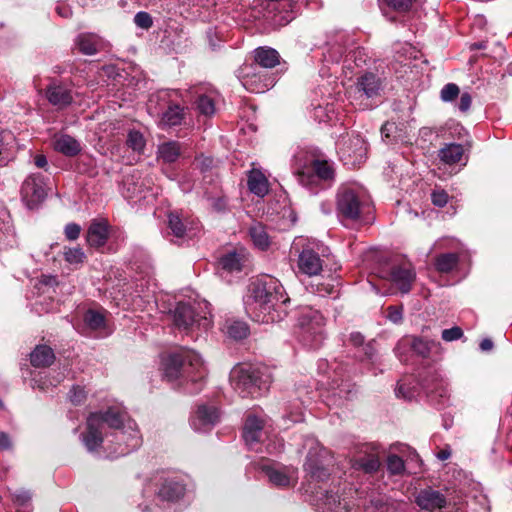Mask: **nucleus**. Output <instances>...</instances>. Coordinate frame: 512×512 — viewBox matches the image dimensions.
<instances>
[{
	"mask_svg": "<svg viewBox=\"0 0 512 512\" xmlns=\"http://www.w3.org/2000/svg\"><path fill=\"white\" fill-rule=\"evenodd\" d=\"M106 426L115 429L118 442L117 456L126 455L141 445L136 423L120 407H110L105 412L91 413L87 418L86 431L82 441L89 451L99 448L103 442Z\"/></svg>",
	"mask_w": 512,
	"mask_h": 512,
	"instance_id": "nucleus-1",
	"label": "nucleus"
},
{
	"mask_svg": "<svg viewBox=\"0 0 512 512\" xmlns=\"http://www.w3.org/2000/svg\"><path fill=\"white\" fill-rule=\"evenodd\" d=\"M289 298L278 279L263 275L252 281L246 297V310L256 322L274 323L286 316Z\"/></svg>",
	"mask_w": 512,
	"mask_h": 512,
	"instance_id": "nucleus-2",
	"label": "nucleus"
},
{
	"mask_svg": "<svg viewBox=\"0 0 512 512\" xmlns=\"http://www.w3.org/2000/svg\"><path fill=\"white\" fill-rule=\"evenodd\" d=\"M164 377L180 387H184L187 393H198L203 387L206 377L204 363L195 351L181 349L169 354L163 359Z\"/></svg>",
	"mask_w": 512,
	"mask_h": 512,
	"instance_id": "nucleus-3",
	"label": "nucleus"
},
{
	"mask_svg": "<svg viewBox=\"0 0 512 512\" xmlns=\"http://www.w3.org/2000/svg\"><path fill=\"white\" fill-rule=\"evenodd\" d=\"M230 381L241 397H257L268 390L272 377L265 366H238L231 371Z\"/></svg>",
	"mask_w": 512,
	"mask_h": 512,
	"instance_id": "nucleus-4",
	"label": "nucleus"
},
{
	"mask_svg": "<svg viewBox=\"0 0 512 512\" xmlns=\"http://www.w3.org/2000/svg\"><path fill=\"white\" fill-rule=\"evenodd\" d=\"M309 452L303 465L304 471L313 481L323 482L330 476L333 455L313 437L306 439Z\"/></svg>",
	"mask_w": 512,
	"mask_h": 512,
	"instance_id": "nucleus-5",
	"label": "nucleus"
},
{
	"mask_svg": "<svg viewBox=\"0 0 512 512\" xmlns=\"http://www.w3.org/2000/svg\"><path fill=\"white\" fill-rule=\"evenodd\" d=\"M206 303H198L190 305L179 303L174 311V323L179 329L189 330L194 327L208 329L211 324L209 312L203 311L207 309Z\"/></svg>",
	"mask_w": 512,
	"mask_h": 512,
	"instance_id": "nucleus-6",
	"label": "nucleus"
},
{
	"mask_svg": "<svg viewBox=\"0 0 512 512\" xmlns=\"http://www.w3.org/2000/svg\"><path fill=\"white\" fill-rule=\"evenodd\" d=\"M302 339L311 348H318L324 338L325 319L323 315L312 308L302 311L299 318Z\"/></svg>",
	"mask_w": 512,
	"mask_h": 512,
	"instance_id": "nucleus-7",
	"label": "nucleus"
},
{
	"mask_svg": "<svg viewBox=\"0 0 512 512\" xmlns=\"http://www.w3.org/2000/svg\"><path fill=\"white\" fill-rule=\"evenodd\" d=\"M366 202L355 188L342 186L337 194V213L341 219L356 221L365 209Z\"/></svg>",
	"mask_w": 512,
	"mask_h": 512,
	"instance_id": "nucleus-8",
	"label": "nucleus"
},
{
	"mask_svg": "<svg viewBox=\"0 0 512 512\" xmlns=\"http://www.w3.org/2000/svg\"><path fill=\"white\" fill-rule=\"evenodd\" d=\"M338 153L345 165L355 167L366 159V142L360 135L343 137L338 143Z\"/></svg>",
	"mask_w": 512,
	"mask_h": 512,
	"instance_id": "nucleus-9",
	"label": "nucleus"
},
{
	"mask_svg": "<svg viewBox=\"0 0 512 512\" xmlns=\"http://www.w3.org/2000/svg\"><path fill=\"white\" fill-rule=\"evenodd\" d=\"M298 181L306 187H312L318 181H330L334 178V169L325 160H314L296 172Z\"/></svg>",
	"mask_w": 512,
	"mask_h": 512,
	"instance_id": "nucleus-10",
	"label": "nucleus"
},
{
	"mask_svg": "<svg viewBox=\"0 0 512 512\" xmlns=\"http://www.w3.org/2000/svg\"><path fill=\"white\" fill-rule=\"evenodd\" d=\"M407 348H411L419 356L431 358L433 361H436L443 354L440 345L434 341H427L415 337H404L395 348L396 354L402 361H404L402 351Z\"/></svg>",
	"mask_w": 512,
	"mask_h": 512,
	"instance_id": "nucleus-11",
	"label": "nucleus"
},
{
	"mask_svg": "<svg viewBox=\"0 0 512 512\" xmlns=\"http://www.w3.org/2000/svg\"><path fill=\"white\" fill-rule=\"evenodd\" d=\"M260 469L274 486L286 488L294 486L297 483L298 470L293 466L263 462L260 464Z\"/></svg>",
	"mask_w": 512,
	"mask_h": 512,
	"instance_id": "nucleus-12",
	"label": "nucleus"
},
{
	"mask_svg": "<svg viewBox=\"0 0 512 512\" xmlns=\"http://www.w3.org/2000/svg\"><path fill=\"white\" fill-rule=\"evenodd\" d=\"M22 199L29 208L36 207L46 196L44 180L40 174H31L23 182Z\"/></svg>",
	"mask_w": 512,
	"mask_h": 512,
	"instance_id": "nucleus-13",
	"label": "nucleus"
},
{
	"mask_svg": "<svg viewBox=\"0 0 512 512\" xmlns=\"http://www.w3.org/2000/svg\"><path fill=\"white\" fill-rule=\"evenodd\" d=\"M424 386L427 390L429 400L436 404L445 406L447 401L445 381L440 377L438 371L434 368H429L424 378Z\"/></svg>",
	"mask_w": 512,
	"mask_h": 512,
	"instance_id": "nucleus-14",
	"label": "nucleus"
},
{
	"mask_svg": "<svg viewBox=\"0 0 512 512\" xmlns=\"http://www.w3.org/2000/svg\"><path fill=\"white\" fill-rule=\"evenodd\" d=\"M415 278L414 268L408 262L394 265L387 277L401 293H408L411 290Z\"/></svg>",
	"mask_w": 512,
	"mask_h": 512,
	"instance_id": "nucleus-15",
	"label": "nucleus"
},
{
	"mask_svg": "<svg viewBox=\"0 0 512 512\" xmlns=\"http://www.w3.org/2000/svg\"><path fill=\"white\" fill-rule=\"evenodd\" d=\"M351 465L356 470L373 473L378 470L380 462L374 449L368 444H363L352 456Z\"/></svg>",
	"mask_w": 512,
	"mask_h": 512,
	"instance_id": "nucleus-16",
	"label": "nucleus"
},
{
	"mask_svg": "<svg viewBox=\"0 0 512 512\" xmlns=\"http://www.w3.org/2000/svg\"><path fill=\"white\" fill-rule=\"evenodd\" d=\"M176 94V91L162 90L154 96L157 98V100L166 102L168 104L167 109L161 117V124L164 126L170 127L180 125L184 118L183 108H181L178 104L171 103L172 96Z\"/></svg>",
	"mask_w": 512,
	"mask_h": 512,
	"instance_id": "nucleus-17",
	"label": "nucleus"
},
{
	"mask_svg": "<svg viewBox=\"0 0 512 512\" xmlns=\"http://www.w3.org/2000/svg\"><path fill=\"white\" fill-rule=\"evenodd\" d=\"M220 418V413L214 405H200L193 417L191 425L196 431L210 430Z\"/></svg>",
	"mask_w": 512,
	"mask_h": 512,
	"instance_id": "nucleus-18",
	"label": "nucleus"
},
{
	"mask_svg": "<svg viewBox=\"0 0 512 512\" xmlns=\"http://www.w3.org/2000/svg\"><path fill=\"white\" fill-rule=\"evenodd\" d=\"M297 267L304 275L317 276L323 269V260L313 249L304 248L298 256Z\"/></svg>",
	"mask_w": 512,
	"mask_h": 512,
	"instance_id": "nucleus-19",
	"label": "nucleus"
},
{
	"mask_svg": "<svg viewBox=\"0 0 512 512\" xmlns=\"http://www.w3.org/2000/svg\"><path fill=\"white\" fill-rule=\"evenodd\" d=\"M148 188L145 181L141 178L138 171H134L131 175H127L123 180V194L134 202L146 199Z\"/></svg>",
	"mask_w": 512,
	"mask_h": 512,
	"instance_id": "nucleus-20",
	"label": "nucleus"
},
{
	"mask_svg": "<svg viewBox=\"0 0 512 512\" xmlns=\"http://www.w3.org/2000/svg\"><path fill=\"white\" fill-rule=\"evenodd\" d=\"M464 140V144L450 143V176L458 173L468 163L472 148L467 137Z\"/></svg>",
	"mask_w": 512,
	"mask_h": 512,
	"instance_id": "nucleus-21",
	"label": "nucleus"
},
{
	"mask_svg": "<svg viewBox=\"0 0 512 512\" xmlns=\"http://www.w3.org/2000/svg\"><path fill=\"white\" fill-rule=\"evenodd\" d=\"M185 492L184 485L176 478L164 479L157 491V499L164 502H174L180 499Z\"/></svg>",
	"mask_w": 512,
	"mask_h": 512,
	"instance_id": "nucleus-22",
	"label": "nucleus"
},
{
	"mask_svg": "<svg viewBox=\"0 0 512 512\" xmlns=\"http://www.w3.org/2000/svg\"><path fill=\"white\" fill-rule=\"evenodd\" d=\"M416 503L421 509L429 512H440V510L445 506L446 500L438 491L427 489L418 494Z\"/></svg>",
	"mask_w": 512,
	"mask_h": 512,
	"instance_id": "nucleus-23",
	"label": "nucleus"
},
{
	"mask_svg": "<svg viewBox=\"0 0 512 512\" xmlns=\"http://www.w3.org/2000/svg\"><path fill=\"white\" fill-rule=\"evenodd\" d=\"M108 239V224L106 221H93L87 231L86 241L89 246L100 248Z\"/></svg>",
	"mask_w": 512,
	"mask_h": 512,
	"instance_id": "nucleus-24",
	"label": "nucleus"
},
{
	"mask_svg": "<svg viewBox=\"0 0 512 512\" xmlns=\"http://www.w3.org/2000/svg\"><path fill=\"white\" fill-rule=\"evenodd\" d=\"M46 97L54 106L64 107L72 102L71 91L62 84L53 82L46 89Z\"/></svg>",
	"mask_w": 512,
	"mask_h": 512,
	"instance_id": "nucleus-25",
	"label": "nucleus"
},
{
	"mask_svg": "<svg viewBox=\"0 0 512 512\" xmlns=\"http://www.w3.org/2000/svg\"><path fill=\"white\" fill-rule=\"evenodd\" d=\"M263 420L255 415H248L243 428V438L247 445L252 446L261 439Z\"/></svg>",
	"mask_w": 512,
	"mask_h": 512,
	"instance_id": "nucleus-26",
	"label": "nucleus"
},
{
	"mask_svg": "<svg viewBox=\"0 0 512 512\" xmlns=\"http://www.w3.org/2000/svg\"><path fill=\"white\" fill-rule=\"evenodd\" d=\"M16 139L12 132H0V167L6 166L14 157Z\"/></svg>",
	"mask_w": 512,
	"mask_h": 512,
	"instance_id": "nucleus-27",
	"label": "nucleus"
},
{
	"mask_svg": "<svg viewBox=\"0 0 512 512\" xmlns=\"http://www.w3.org/2000/svg\"><path fill=\"white\" fill-rule=\"evenodd\" d=\"M380 87V79L373 73H366L358 79L356 89L367 98H372L379 94Z\"/></svg>",
	"mask_w": 512,
	"mask_h": 512,
	"instance_id": "nucleus-28",
	"label": "nucleus"
},
{
	"mask_svg": "<svg viewBox=\"0 0 512 512\" xmlns=\"http://www.w3.org/2000/svg\"><path fill=\"white\" fill-rule=\"evenodd\" d=\"M247 184L250 192L259 197H264L269 191L268 180L259 170L253 169L250 171Z\"/></svg>",
	"mask_w": 512,
	"mask_h": 512,
	"instance_id": "nucleus-29",
	"label": "nucleus"
},
{
	"mask_svg": "<svg viewBox=\"0 0 512 512\" xmlns=\"http://www.w3.org/2000/svg\"><path fill=\"white\" fill-rule=\"evenodd\" d=\"M168 226L172 234L178 238L195 235V228L192 225L188 226L187 220L182 219L177 213H170L168 215Z\"/></svg>",
	"mask_w": 512,
	"mask_h": 512,
	"instance_id": "nucleus-30",
	"label": "nucleus"
},
{
	"mask_svg": "<svg viewBox=\"0 0 512 512\" xmlns=\"http://www.w3.org/2000/svg\"><path fill=\"white\" fill-rule=\"evenodd\" d=\"M182 148L179 142L167 141L158 146L157 159L163 163H173L181 155Z\"/></svg>",
	"mask_w": 512,
	"mask_h": 512,
	"instance_id": "nucleus-31",
	"label": "nucleus"
},
{
	"mask_svg": "<svg viewBox=\"0 0 512 512\" xmlns=\"http://www.w3.org/2000/svg\"><path fill=\"white\" fill-rule=\"evenodd\" d=\"M450 103L463 114H466L472 105V96L469 92L460 93V88L454 83H450Z\"/></svg>",
	"mask_w": 512,
	"mask_h": 512,
	"instance_id": "nucleus-32",
	"label": "nucleus"
},
{
	"mask_svg": "<svg viewBox=\"0 0 512 512\" xmlns=\"http://www.w3.org/2000/svg\"><path fill=\"white\" fill-rule=\"evenodd\" d=\"M279 53L272 48L259 47L254 51V61L261 67L273 68L279 64Z\"/></svg>",
	"mask_w": 512,
	"mask_h": 512,
	"instance_id": "nucleus-33",
	"label": "nucleus"
},
{
	"mask_svg": "<svg viewBox=\"0 0 512 512\" xmlns=\"http://www.w3.org/2000/svg\"><path fill=\"white\" fill-rule=\"evenodd\" d=\"M54 149L66 156H75L80 152V144L73 137L63 134L55 137Z\"/></svg>",
	"mask_w": 512,
	"mask_h": 512,
	"instance_id": "nucleus-34",
	"label": "nucleus"
},
{
	"mask_svg": "<svg viewBox=\"0 0 512 512\" xmlns=\"http://www.w3.org/2000/svg\"><path fill=\"white\" fill-rule=\"evenodd\" d=\"M55 360L53 350L46 345L37 346L30 355L31 364L34 367L50 366Z\"/></svg>",
	"mask_w": 512,
	"mask_h": 512,
	"instance_id": "nucleus-35",
	"label": "nucleus"
},
{
	"mask_svg": "<svg viewBox=\"0 0 512 512\" xmlns=\"http://www.w3.org/2000/svg\"><path fill=\"white\" fill-rule=\"evenodd\" d=\"M76 45L81 53L93 55L98 52L101 46V40L95 34L83 33L77 37Z\"/></svg>",
	"mask_w": 512,
	"mask_h": 512,
	"instance_id": "nucleus-36",
	"label": "nucleus"
},
{
	"mask_svg": "<svg viewBox=\"0 0 512 512\" xmlns=\"http://www.w3.org/2000/svg\"><path fill=\"white\" fill-rule=\"evenodd\" d=\"M245 261L246 256L244 253L230 252L221 257L219 265L228 272H239L242 270Z\"/></svg>",
	"mask_w": 512,
	"mask_h": 512,
	"instance_id": "nucleus-37",
	"label": "nucleus"
},
{
	"mask_svg": "<svg viewBox=\"0 0 512 512\" xmlns=\"http://www.w3.org/2000/svg\"><path fill=\"white\" fill-rule=\"evenodd\" d=\"M447 246L446 239H440L434 243L430 253L435 256V266L440 272H448V254L444 251Z\"/></svg>",
	"mask_w": 512,
	"mask_h": 512,
	"instance_id": "nucleus-38",
	"label": "nucleus"
},
{
	"mask_svg": "<svg viewBox=\"0 0 512 512\" xmlns=\"http://www.w3.org/2000/svg\"><path fill=\"white\" fill-rule=\"evenodd\" d=\"M249 233H250V236H251V239H252L254 245L257 248H259L261 250H265L266 248H268V246L270 244V240H269V236L262 224H260V223L253 224L249 229Z\"/></svg>",
	"mask_w": 512,
	"mask_h": 512,
	"instance_id": "nucleus-39",
	"label": "nucleus"
},
{
	"mask_svg": "<svg viewBox=\"0 0 512 512\" xmlns=\"http://www.w3.org/2000/svg\"><path fill=\"white\" fill-rule=\"evenodd\" d=\"M225 329L227 334L236 340H241L248 335V327L241 321H227Z\"/></svg>",
	"mask_w": 512,
	"mask_h": 512,
	"instance_id": "nucleus-40",
	"label": "nucleus"
},
{
	"mask_svg": "<svg viewBox=\"0 0 512 512\" xmlns=\"http://www.w3.org/2000/svg\"><path fill=\"white\" fill-rule=\"evenodd\" d=\"M252 70H254V67L252 64L251 65L246 64L241 68L240 73H241V77L243 79V85L247 89H249L253 92H260L264 89H267L269 86L268 84H264L260 87H258L257 85H254Z\"/></svg>",
	"mask_w": 512,
	"mask_h": 512,
	"instance_id": "nucleus-41",
	"label": "nucleus"
},
{
	"mask_svg": "<svg viewBox=\"0 0 512 512\" xmlns=\"http://www.w3.org/2000/svg\"><path fill=\"white\" fill-rule=\"evenodd\" d=\"M467 137V140H469V143L471 144V148L473 147V140L468 133V131L459 123H457L454 126H450V143L459 145L464 144L465 138Z\"/></svg>",
	"mask_w": 512,
	"mask_h": 512,
	"instance_id": "nucleus-42",
	"label": "nucleus"
},
{
	"mask_svg": "<svg viewBox=\"0 0 512 512\" xmlns=\"http://www.w3.org/2000/svg\"><path fill=\"white\" fill-rule=\"evenodd\" d=\"M215 99L212 92L209 94L199 95L197 99V108L199 112L205 116H211L215 113Z\"/></svg>",
	"mask_w": 512,
	"mask_h": 512,
	"instance_id": "nucleus-43",
	"label": "nucleus"
},
{
	"mask_svg": "<svg viewBox=\"0 0 512 512\" xmlns=\"http://www.w3.org/2000/svg\"><path fill=\"white\" fill-rule=\"evenodd\" d=\"M126 143L129 148L138 153L143 152L146 145L143 134L136 130L129 131Z\"/></svg>",
	"mask_w": 512,
	"mask_h": 512,
	"instance_id": "nucleus-44",
	"label": "nucleus"
},
{
	"mask_svg": "<svg viewBox=\"0 0 512 512\" xmlns=\"http://www.w3.org/2000/svg\"><path fill=\"white\" fill-rule=\"evenodd\" d=\"M63 256L66 262L72 265L82 264L86 255L80 247L64 248Z\"/></svg>",
	"mask_w": 512,
	"mask_h": 512,
	"instance_id": "nucleus-45",
	"label": "nucleus"
},
{
	"mask_svg": "<svg viewBox=\"0 0 512 512\" xmlns=\"http://www.w3.org/2000/svg\"><path fill=\"white\" fill-rule=\"evenodd\" d=\"M324 504L333 512H348L346 503L342 504L337 493H326L324 496Z\"/></svg>",
	"mask_w": 512,
	"mask_h": 512,
	"instance_id": "nucleus-46",
	"label": "nucleus"
},
{
	"mask_svg": "<svg viewBox=\"0 0 512 512\" xmlns=\"http://www.w3.org/2000/svg\"><path fill=\"white\" fill-rule=\"evenodd\" d=\"M84 320H85L86 324L91 329H94V330L100 329L105 325V318H104L103 314L99 313L97 311H93V310H89L85 314Z\"/></svg>",
	"mask_w": 512,
	"mask_h": 512,
	"instance_id": "nucleus-47",
	"label": "nucleus"
},
{
	"mask_svg": "<svg viewBox=\"0 0 512 512\" xmlns=\"http://www.w3.org/2000/svg\"><path fill=\"white\" fill-rule=\"evenodd\" d=\"M403 52L397 51L396 61L403 66H408L411 59H416L417 51L409 44L402 47Z\"/></svg>",
	"mask_w": 512,
	"mask_h": 512,
	"instance_id": "nucleus-48",
	"label": "nucleus"
},
{
	"mask_svg": "<svg viewBox=\"0 0 512 512\" xmlns=\"http://www.w3.org/2000/svg\"><path fill=\"white\" fill-rule=\"evenodd\" d=\"M431 201L437 207H444L448 203V194L444 188L435 187L431 193Z\"/></svg>",
	"mask_w": 512,
	"mask_h": 512,
	"instance_id": "nucleus-49",
	"label": "nucleus"
},
{
	"mask_svg": "<svg viewBox=\"0 0 512 512\" xmlns=\"http://www.w3.org/2000/svg\"><path fill=\"white\" fill-rule=\"evenodd\" d=\"M387 469L392 474H400L404 470V462L397 455H390L387 458Z\"/></svg>",
	"mask_w": 512,
	"mask_h": 512,
	"instance_id": "nucleus-50",
	"label": "nucleus"
},
{
	"mask_svg": "<svg viewBox=\"0 0 512 512\" xmlns=\"http://www.w3.org/2000/svg\"><path fill=\"white\" fill-rule=\"evenodd\" d=\"M134 22L138 27L143 29H149L153 24L152 17L144 11H140L135 15Z\"/></svg>",
	"mask_w": 512,
	"mask_h": 512,
	"instance_id": "nucleus-51",
	"label": "nucleus"
},
{
	"mask_svg": "<svg viewBox=\"0 0 512 512\" xmlns=\"http://www.w3.org/2000/svg\"><path fill=\"white\" fill-rule=\"evenodd\" d=\"M385 3L398 12H406L412 6V0H384Z\"/></svg>",
	"mask_w": 512,
	"mask_h": 512,
	"instance_id": "nucleus-52",
	"label": "nucleus"
},
{
	"mask_svg": "<svg viewBox=\"0 0 512 512\" xmlns=\"http://www.w3.org/2000/svg\"><path fill=\"white\" fill-rule=\"evenodd\" d=\"M85 398L86 392L84 388L80 386H74L69 393V399L75 405L82 403Z\"/></svg>",
	"mask_w": 512,
	"mask_h": 512,
	"instance_id": "nucleus-53",
	"label": "nucleus"
},
{
	"mask_svg": "<svg viewBox=\"0 0 512 512\" xmlns=\"http://www.w3.org/2000/svg\"><path fill=\"white\" fill-rule=\"evenodd\" d=\"M387 318L393 323H400L403 318L401 306H389L387 308Z\"/></svg>",
	"mask_w": 512,
	"mask_h": 512,
	"instance_id": "nucleus-54",
	"label": "nucleus"
},
{
	"mask_svg": "<svg viewBox=\"0 0 512 512\" xmlns=\"http://www.w3.org/2000/svg\"><path fill=\"white\" fill-rule=\"evenodd\" d=\"M81 232V227L76 223H69L65 226V236L68 240L73 241L76 240Z\"/></svg>",
	"mask_w": 512,
	"mask_h": 512,
	"instance_id": "nucleus-55",
	"label": "nucleus"
},
{
	"mask_svg": "<svg viewBox=\"0 0 512 512\" xmlns=\"http://www.w3.org/2000/svg\"><path fill=\"white\" fill-rule=\"evenodd\" d=\"M12 447V442L9 435L5 432H0V449L9 450Z\"/></svg>",
	"mask_w": 512,
	"mask_h": 512,
	"instance_id": "nucleus-56",
	"label": "nucleus"
},
{
	"mask_svg": "<svg viewBox=\"0 0 512 512\" xmlns=\"http://www.w3.org/2000/svg\"><path fill=\"white\" fill-rule=\"evenodd\" d=\"M212 163H213V160L209 157H201V158L196 159V161H195V165L198 168H200L202 171L211 167Z\"/></svg>",
	"mask_w": 512,
	"mask_h": 512,
	"instance_id": "nucleus-57",
	"label": "nucleus"
},
{
	"mask_svg": "<svg viewBox=\"0 0 512 512\" xmlns=\"http://www.w3.org/2000/svg\"><path fill=\"white\" fill-rule=\"evenodd\" d=\"M349 342L354 346H361L364 344V337L359 332H353L350 334Z\"/></svg>",
	"mask_w": 512,
	"mask_h": 512,
	"instance_id": "nucleus-58",
	"label": "nucleus"
},
{
	"mask_svg": "<svg viewBox=\"0 0 512 512\" xmlns=\"http://www.w3.org/2000/svg\"><path fill=\"white\" fill-rule=\"evenodd\" d=\"M463 336V330L458 327L454 326L450 328V341L458 340Z\"/></svg>",
	"mask_w": 512,
	"mask_h": 512,
	"instance_id": "nucleus-59",
	"label": "nucleus"
},
{
	"mask_svg": "<svg viewBox=\"0 0 512 512\" xmlns=\"http://www.w3.org/2000/svg\"><path fill=\"white\" fill-rule=\"evenodd\" d=\"M34 163L38 168H45L47 166V159L44 155L38 154L34 157Z\"/></svg>",
	"mask_w": 512,
	"mask_h": 512,
	"instance_id": "nucleus-60",
	"label": "nucleus"
},
{
	"mask_svg": "<svg viewBox=\"0 0 512 512\" xmlns=\"http://www.w3.org/2000/svg\"><path fill=\"white\" fill-rule=\"evenodd\" d=\"M450 512H466V505L462 501H454L453 508H450Z\"/></svg>",
	"mask_w": 512,
	"mask_h": 512,
	"instance_id": "nucleus-61",
	"label": "nucleus"
},
{
	"mask_svg": "<svg viewBox=\"0 0 512 512\" xmlns=\"http://www.w3.org/2000/svg\"><path fill=\"white\" fill-rule=\"evenodd\" d=\"M493 346V341L489 338H485L480 342V348L482 351H490Z\"/></svg>",
	"mask_w": 512,
	"mask_h": 512,
	"instance_id": "nucleus-62",
	"label": "nucleus"
},
{
	"mask_svg": "<svg viewBox=\"0 0 512 512\" xmlns=\"http://www.w3.org/2000/svg\"><path fill=\"white\" fill-rule=\"evenodd\" d=\"M363 352L367 358L371 359L374 355L375 349L372 343H368L363 346Z\"/></svg>",
	"mask_w": 512,
	"mask_h": 512,
	"instance_id": "nucleus-63",
	"label": "nucleus"
},
{
	"mask_svg": "<svg viewBox=\"0 0 512 512\" xmlns=\"http://www.w3.org/2000/svg\"><path fill=\"white\" fill-rule=\"evenodd\" d=\"M459 261V256L456 253L450 252V274L454 270V268L457 266Z\"/></svg>",
	"mask_w": 512,
	"mask_h": 512,
	"instance_id": "nucleus-64",
	"label": "nucleus"
}]
</instances>
